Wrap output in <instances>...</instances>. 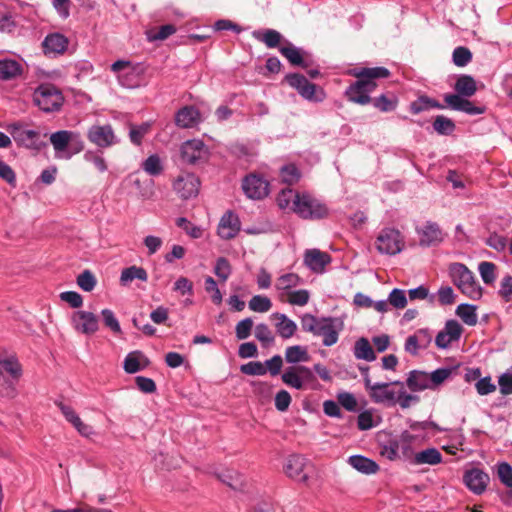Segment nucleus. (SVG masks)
I'll use <instances>...</instances> for the list:
<instances>
[{"mask_svg": "<svg viewBox=\"0 0 512 512\" xmlns=\"http://www.w3.org/2000/svg\"><path fill=\"white\" fill-rule=\"evenodd\" d=\"M292 211L302 219L316 220L328 216L329 209L320 199L308 192L299 193Z\"/></svg>", "mask_w": 512, "mask_h": 512, "instance_id": "nucleus-4", "label": "nucleus"}, {"mask_svg": "<svg viewBox=\"0 0 512 512\" xmlns=\"http://www.w3.org/2000/svg\"><path fill=\"white\" fill-rule=\"evenodd\" d=\"M300 192H296L292 189H283L277 198L278 205L281 209L290 208L294 206V202L296 201V196H299Z\"/></svg>", "mask_w": 512, "mask_h": 512, "instance_id": "nucleus-54", "label": "nucleus"}, {"mask_svg": "<svg viewBox=\"0 0 512 512\" xmlns=\"http://www.w3.org/2000/svg\"><path fill=\"white\" fill-rule=\"evenodd\" d=\"M387 299L390 307L395 309H404L407 305V296L403 289L394 288Z\"/></svg>", "mask_w": 512, "mask_h": 512, "instance_id": "nucleus-50", "label": "nucleus"}, {"mask_svg": "<svg viewBox=\"0 0 512 512\" xmlns=\"http://www.w3.org/2000/svg\"><path fill=\"white\" fill-rule=\"evenodd\" d=\"M150 129L151 124L148 122L140 125H131L129 130L130 141L136 146L141 145L144 136L149 133Z\"/></svg>", "mask_w": 512, "mask_h": 512, "instance_id": "nucleus-45", "label": "nucleus"}, {"mask_svg": "<svg viewBox=\"0 0 512 512\" xmlns=\"http://www.w3.org/2000/svg\"><path fill=\"white\" fill-rule=\"evenodd\" d=\"M286 475L295 481L306 483L313 471V465L302 455H290L285 462Z\"/></svg>", "mask_w": 512, "mask_h": 512, "instance_id": "nucleus-11", "label": "nucleus"}, {"mask_svg": "<svg viewBox=\"0 0 512 512\" xmlns=\"http://www.w3.org/2000/svg\"><path fill=\"white\" fill-rule=\"evenodd\" d=\"M134 280L146 282L148 280L147 271L140 266L132 265L121 271L119 282L122 286H128Z\"/></svg>", "mask_w": 512, "mask_h": 512, "instance_id": "nucleus-33", "label": "nucleus"}, {"mask_svg": "<svg viewBox=\"0 0 512 512\" xmlns=\"http://www.w3.org/2000/svg\"><path fill=\"white\" fill-rule=\"evenodd\" d=\"M87 139L100 149L110 148L120 143L110 124H94L87 130Z\"/></svg>", "mask_w": 512, "mask_h": 512, "instance_id": "nucleus-10", "label": "nucleus"}, {"mask_svg": "<svg viewBox=\"0 0 512 512\" xmlns=\"http://www.w3.org/2000/svg\"><path fill=\"white\" fill-rule=\"evenodd\" d=\"M240 231V221L236 214L231 211L226 212L220 219L217 233L220 238L230 240Z\"/></svg>", "mask_w": 512, "mask_h": 512, "instance_id": "nucleus-21", "label": "nucleus"}, {"mask_svg": "<svg viewBox=\"0 0 512 512\" xmlns=\"http://www.w3.org/2000/svg\"><path fill=\"white\" fill-rule=\"evenodd\" d=\"M310 356L307 348L301 345L289 346L285 350V360L290 364H297L300 362H307Z\"/></svg>", "mask_w": 512, "mask_h": 512, "instance_id": "nucleus-38", "label": "nucleus"}, {"mask_svg": "<svg viewBox=\"0 0 512 512\" xmlns=\"http://www.w3.org/2000/svg\"><path fill=\"white\" fill-rule=\"evenodd\" d=\"M200 121L201 119L199 111L192 106L183 107L176 113L175 116V123L181 128L194 127Z\"/></svg>", "mask_w": 512, "mask_h": 512, "instance_id": "nucleus-26", "label": "nucleus"}, {"mask_svg": "<svg viewBox=\"0 0 512 512\" xmlns=\"http://www.w3.org/2000/svg\"><path fill=\"white\" fill-rule=\"evenodd\" d=\"M50 143L57 159H71L84 149V142L78 132L59 130L50 135Z\"/></svg>", "mask_w": 512, "mask_h": 512, "instance_id": "nucleus-2", "label": "nucleus"}, {"mask_svg": "<svg viewBox=\"0 0 512 512\" xmlns=\"http://www.w3.org/2000/svg\"><path fill=\"white\" fill-rule=\"evenodd\" d=\"M354 356L358 360H365L368 362L376 359L375 352L367 338H360L354 344Z\"/></svg>", "mask_w": 512, "mask_h": 512, "instance_id": "nucleus-34", "label": "nucleus"}, {"mask_svg": "<svg viewBox=\"0 0 512 512\" xmlns=\"http://www.w3.org/2000/svg\"><path fill=\"white\" fill-rule=\"evenodd\" d=\"M455 369L454 367H442L432 371L429 374L431 390L438 389L441 384L451 377Z\"/></svg>", "mask_w": 512, "mask_h": 512, "instance_id": "nucleus-41", "label": "nucleus"}, {"mask_svg": "<svg viewBox=\"0 0 512 512\" xmlns=\"http://www.w3.org/2000/svg\"><path fill=\"white\" fill-rule=\"evenodd\" d=\"M478 270L485 284H491L495 281L496 266L492 262L483 261L479 264Z\"/></svg>", "mask_w": 512, "mask_h": 512, "instance_id": "nucleus-57", "label": "nucleus"}, {"mask_svg": "<svg viewBox=\"0 0 512 512\" xmlns=\"http://www.w3.org/2000/svg\"><path fill=\"white\" fill-rule=\"evenodd\" d=\"M498 385L502 395L512 394V368L499 376Z\"/></svg>", "mask_w": 512, "mask_h": 512, "instance_id": "nucleus-63", "label": "nucleus"}, {"mask_svg": "<svg viewBox=\"0 0 512 512\" xmlns=\"http://www.w3.org/2000/svg\"><path fill=\"white\" fill-rule=\"evenodd\" d=\"M375 108L380 110L381 112H390L393 111L397 106V100L392 97L388 98L386 95L382 94L375 99H371Z\"/></svg>", "mask_w": 512, "mask_h": 512, "instance_id": "nucleus-58", "label": "nucleus"}, {"mask_svg": "<svg viewBox=\"0 0 512 512\" xmlns=\"http://www.w3.org/2000/svg\"><path fill=\"white\" fill-rule=\"evenodd\" d=\"M456 92L464 97H471L475 94L477 87L474 78L470 75H461L454 86Z\"/></svg>", "mask_w": 512, "mask_h": 512, "instance_id": "nucleus-37", "label": "nucleus"}, {"mask_svg": "<svg viewBox=\"0 0 512 512\" xmlns=\"http://www.w3.org/2000/svg\"><path fill=\"white\" fill-rule=\"evenodd\" d=\"M96 283V277L90 270H85L77 276V284L85 292L92 291Z\"/></svg>", "mask_w": 512, "mask_h": 512, "instance_id": "nucleus-53", "label": "nucleus"}, {"mask_svg": "<svg viewBox=\"0 0 512 512\" xmlns=\"http://www.w3.org/2000/svg\"><path fill=\"white\" fill-rule=\"evenodd\" d=\"M23 371L18 359L7 356L0 350V395L13 399L18 395L16 384L22 377Z\"/></svg>", "mask_w": 512, "mask_h": 512, "instance_id": "nucleus-1", "label": "nucleus"}, {"mask_svg": "<svg viewBox=\"0 0 512 512\" xmlns=\"http://www.w3.org/2000/svg\"><path fill=\"white\" fill-rule=\"evenodd\" d=\"M376 88V83L364 80H357L345 91L347 99L353 103L366 105L371 102L370 93Z\"/></svg>", "mask_w": 512, "mask_h": 512, "instance_id": "nucleus-18", "label": "nucleus"}, {"mask_svg": "<svg viewBox=\"0 0 512 512\" xmlns=\"http://www.w3.org/2000/svg\"><path fill=\"white\" fill-rule=\"evenodd\" d=\"M406 385L413 392H419L426 389L431 390V386L429 384V373L419 370L411 371L407 377Z\"/></svg>", "mask_w": 512, "mask_h": 512, "instance_id": "nucleus-30", "label": "nucleus"}, {"mask_svg": "<svg viewBox=\"0 0 512 512\" xmlns=\"http://www.w3.org/2000/svg\"><path fill=\"white\" fill-rule=\"evenodd\" d=\"M337 322L338 320L332 317H321L312 334L314 336H322L324 346H332L338 341L339 331L336 328Z\"/></svg>", "mask_w": 512, "mask_h": 512, "instance_id": "nucleus-19", "label": "nucleus"}, {"mask_svg": "<svg viewBox=\"0 0 512 512\" xmlns=\"http://www.w3.org/2000/svg\"><path fill=\"white\" fill-rule=\"evenodd\" d=\"M500 296L506 301H512V276L506 275L500 283Z\"/></svg>", "mask_w": 512, "mask_h": 512, "instance_id": "nucleus-64", "label": "nucleus"}, {"mask_svg": "<svg viewBox=\"0 0 512 512\" xmlns=\"http://www.w3.org/2000/svg\"><path fill=\"white\" fill-rule=\"evenodd\" d=\"M421 246L430 247L438 245L443 241V233L439 225L432 221H427L424 226L418 230Z\"/></svg>", "mask_w": 512, "mask_h": 512, "instance_id": "nucleus-23", "label": "nucleus"}, {"mask_svg": "<svg viewBox=\"0 0 512 512\" xmlns=\"http://www.w3.org/2000/svg\"><path fill=\"white\" fill-rule=\"evenodd\" d=\"M199 188L200 180L193 173L181 174L175 179L173 183L174 191L183 200L196 197L199 193Z\"/></svg>", "mask_w": 512, "mask_h": 512, "instance_id": "nucleus-16", "label": "nucleus"}, {"mask_svg": "<svg viewBox=\"0 0 512 512\" xmlns=\"http://www.w3.org/2000/svg\"><path fill=\"white\" fill-rule=\"evenodd\" d=\"M101 315L103 318L104 325L109 328L113 333L120 334L121 326L116 318L114 312L110 309H103L101 311Z\"/></svg>", "mask_w": 512, "mask_h": 512, "instance_id": "nucleus-60", "label": "nucleus"}, {"mask_svg": "<svg viewBox=\"0 0 512 512\" xmlns=\"http://www.w3.org/2000/svg\"><path fill=\"white\" fill-rule=\"evenodd\" d=\"M69 40L66 36L61 33L55 32L48 34L43 42L42 47L46 55H61L68 47Z\"/></svg>", "mask_w": 512, "mask_h": 512, "instance_id": "nucleus-22", "label": "nucleus"}, {"mask_svg": "<svg viewBox=\"0 0 512 512\" xmlns=\"http://www.w3.org/2000/svg\"><path fill=\"white\" fill-rule=\"evenodd\" d=\"M148 364L147 357L141 351L136 350L127 354L123 368L126 373L134 374L146 368Z\"/></svg>", "mask_w": 512, "mask_h": 512, "instance_id": "nucleus-27", "label": "nucleus"}, {"mask_svg": "<svg viewBox=\"0 0 512 512\" xmlns=\"http://www.w3.org/2000/svg\"><path fill=\"white\" fill-rule=\"evenodd\" d=\"M214 273L222 282H226L232 273V267L228 259L225 257H219L216 260Z\"/></svg>", "mask_w": 512, "mask_h": 512, "instance_id": "nucleus-51", "label": "nucleus"}, {"mask_svg": "<svg viewBox=\"0 0 512 512\" xmlns=\"http://www.w3.org/2000/svg\"><path fill=\"white\" fill-rule=\"evenodd\" d=\"M248 306L254 312L265 313L271 309L272 302L267 296L255 295L249 300Z\"/></svg>", "mask_w": 512, "mask_h": 512, "instance_id": "nucleus-47", "label": "nucleus"}, {"mask_svg": "<svg viewBox=\"0 0 512 512\" xmlns=\"http://www.w3.org/2000/svg\"><path fill=\"white\" fill-rule=\"evenodd\" d=\"M400 387L401 388L397 391L396 403H398L401 408L406 409L412 404L419 402V397L417 395L407 393L404 389V385Z\"/></svg>", "mask_w": 512, "mask_h": 512, "instance_id": "nucleus-61", "label": "nucleus"}, {"mask_svg": "<svg viewBox=\"0 0 512 512\" xmlns=\"http://www.w3.org/2000/svg\"><path fill=\"white\" fill-rule=\"evenodd\" d=\"M393 385L403 386V382L394 381L390 383H373L370 377L364 378L365 389L368 391L370 399L377 404H384L387 406L396 404L397 391L392 388Z\"/></svg>", "mask_w": 512, "mask_h": 512, "instance_id": "nucleus-7", "label": "nucleus"}, {"mask_svg": "<svg viewBox=\"0 0 512 512\" xmlns=\"http://www.w3.org/2000/svg\"><path fill=\"white\" fill-rule=\"evenodd\" d=\"M456 314L469 326L477 323L476 307L474 305L460 304L456 309Z\"/></svg>", "mask_w": 512, "mask_h": 512, "instance_id": "nucleus-44", "label": "nucleus"}, {"mask_svg": "<svg viewBox=\"0 0 512 512\" xmlns=\"http://www.w3.org/2000/svg\"><path fill=\"white\" fill-rule=\"evenodd\" d=\"M252 36L263 42L268 48H276L282 40V35L274 29H266L264 31H253Z\"/></svg>", "mask_w": 512, "mask_h": 512, "instance_id": "nucleus-36", "label": "nucleus"}, {"mask_svg": "<svg viewBox=\"0 0 512 512\" xmlns=\"http://www.w3.org/2000/svg\"><path fill=\"white\" fill-rule=\"evenodd\" d=\"M497 476L502 484L512 489V466L507 462L497 464Z\"/></svg>", "mask_w": 512, "mask_h": 512, "instance_id": "nucleus-56", "label": "nucleus"}, {"mask_svg": "<svg viewBox=\"0 0 512 512\" xmlns=\"http://www.w3.org/2000/svg\"><path fill=\"white\" fill-rule=\"evenodd\" d=\"M287 83L297 90V92L305 99L311 102H322L326 98V93L320 87L309 82L307 78L299 73H291L286 75Z\"/></svg>", "mask_w": 512, "mask_h": 512, "instance_id": "nucleus-8", "label": "nucleus"}, {"mask_svg": "<svg viewBox=\"0 0 512 512\" xmlns=\"http://www.w3.org/2000/svg\"><path fill=\"white\" fill-rule=\"evenodd\" d=\"M353 75L358 80L368 81L370 83H375V79L387 78L390 75V72L385 67H372V68H355L353 70Z\"/></svg>", "mask_w": 512, "mask_h": 512, "instance_id": "nucleus-31", "label": "nucleus"}, {"mask_svg": "<svg viewBox=\"0 0 512 512\" xmlns=\"http://www.w3.org/2000/svg\"><path fill=\"white\" fill-rule=\"evenodd\" d=\"M331 261L330 256L318 249H309L305 252L304 263L315 273H322L327 264Z\"/></svg>", "mask_w": 512, "mask_h": 512, "instance_id": "nucleus-25", "label": "nucleus"}, {"mask_svg": "<svg viewBox=\"0 0 512 512\" xmlns=\"http://www.w3.org/2000/svg\"><path fill=\"white\" fill-rule=\"evenodd\" d=\"M180 155L182 162L195 165L207 160L209 149L202 140H187L180 147Z\"/></svg>", "mask_w": 512, "mask_h": 512, "instance_id": "nucleus-12", "label": "nucleus"}, {"mask_svg": "<svg viewBox=\"0 0 512 512\" xmlns=\"http://www.w3.org/2000/svg\"><path fill=\"white\" fill-rule=\"evenodd\" d=\"M272 317L278 320L275 323V329L281 338L289 339L293 337L297 331V324L292 319L288 318L286 314L278 312L273 313Z\"/></svg>", "mask_w": 512, "mask_h": 512, "instance_id": "nucleus-28", "label": "nucleus"}, {"mask_svg": "<svg viewBox=\"0 0 512 512\" xmlns=\"http://www.w3.org/2000/svg\"><path fill=\"white\" fill-rule=\"evenodd\" d=\"M300 171L294 164H287L280 169L281 180L289 185H292L300 179Z\"/></svg>", "mask_w": 512, "mask_h": 512, "instance_id": "nucleus-49", "label": "nucleus"}, {"mask_svg": "<svg viewBox=\"0 0 512 512\" xmlns=\"http://www.w3.org/2000/svg\"><path fill=\"white\" fill-rule=\"evenodd\" d=\"M111 71L116 74L122 87L133 89L142 84L145 69L141 64L118 60L111 65Z\"/></svg>", "mask_w": 512, "mask_h": 512, "instance_id": "nucleus-5", "label": "nucleus"}, {"mask_svg": "<svg viewBox=\"0 0 512 512\" xmlns=\"http://www.w3.org/2000/svg\"><path fill=\"white\" fill-rule=\"evenodd\" d=\"M310 299V293L306 289L289 292L288 303L291 305L304 306Z\"/></svg>", "mask_w": 512, "mask_h": 512, "instance_id": "nucleus-62", "label": "nucleus"}, {"mask_svg": "<svg viewBox=\"0 0 512 512\" xmlns=\"http://www.w3.org/2000/svg\"><path fill=\"white\" fill-rule=\"evenodd\" d=\"M24 66L21 59L0 58V80L9 81L23 74Z\"/></svg>", "mask_w": 512, "mask_h": 512, "instance_id": "nucleus-24", "label": "nucleus"}, {"mask_svg": "<svg viewBox=\"0 0 512 512\" xmlns=\"http://www.w3.org/2000/svg\"><path fill=\"white\" fill-rule=\"evenodd\" d=\"M449 275L454 285L472 300L482 296V287L475 279L474 274L462 263H452L449 266Z\"/></svg>", "mask_w": 512, "mask_h": 512, "instance_id": "nucleus-3", "label": "nucleus"}, {"mask_svg": "<svg viewBox=\"0 0 512 512\" xmlns=\"http://www.w3.org/2000/svg\"><path fill=\"white\" fill-rule=\"evenodd\" d=\"M414 439L415 436L408 431L402 432L399 438L396 439L399 447V454L402 455L404 459L410 460L411 462L414 455L416 454L411 448V444Z\"/></svg>", "mask_w": 512, "mask_h": 512, "instance_id": "nucleus-39", "label": "nucleus"}, {"mask_svg": "<svg viewBox=\"0 0 512 512\" xmlns=\"http://www.w3.org/2000/svg\"><path fill=\"white\" fill-rule=\"evenodd\" d=\"M434 108L443 109L444 105L440 104L439 102L428 96H420L418 99H416L410 104V111L413 114H419L423 111H428Z\"/></svg>", "mask_w": 512, "mask_h": 512, "instance_id": "nucleus-40", "label": "nucleus"}, {"mask_svg": "<svg viewBox=\"0 0 512 512\" xmlns=\"http://www.w3.org/2000/svg\"><path fill=\"white\" fill-rule=\"evenodd\" d=\"M255 337L259 340L263 346L267 347L274 342V336L272 331L265 323H260L255 327Z\"/></svg>", "mask_w": 512, "mask_h": 512, "instance_id": "nucleus-55", "label": "nucleus"}, {"mask_svg": "<svg viewBox=\"0 0 512 512\" xmlns=\"http://www.w3.org/2000/svg\"><path fill=\"white\" fill-rule=\"evenodd\" d=\"M433 128L440 135H450L455 130V124L450 118L438 115L433 122Z\"/></svg>", "mask_w": 512, "mask_h": 512, "instance_id": "nucleus-48", "label": "nucleus"}, {"mask_svg": "<svg viewBox=\"0 0 512 512\" xmlns=\"http://www.w3.org/2000/svg\"><path fill=\"white\" fill-rule=\"evenodd\" d=\"M242 189L248 198L260 200L269 194V182L262 176L251 173L243 179Z\"/></svg>", "mask_w": 512, "mask_h": 512, "instance_id": "nucleus-15", "label": "nucleus"}, {"mask_svg": "<svg viewBox=\"0 0 512 512\" xmlns=\"http://www.w3.org/2000/svg\"><path fill=\"white\" fill-rule=\"evenodd\" d=\"M176 225L183 229L190 237L197 239L202 236V229L192 224L187 218L179 217L176 220Z\"/></svg>", "mask_w": 512, "mask_h": 512, "instance_id": "nucleus-59", "label": "nucleus"}, {"mask_svg": "<svg viewBox=\"0 0 512 512\" xmlns=\"http://www.w3.org/2000/svg\"><path fill=\"white\" fill-rule=\"evenodd\" d=\"M348 463L357 471L367 475L375 474L379 470L375 461L362 455L350 456Z\"/></svg>", "mask_w": 512, "mask_h": 512, "instance_id": "nucleus-32", "label": "nucleus"}, {"mask_svg": "<svg viewBox=\"0 0 512 512\" xmlns=\"http://www.w3.org/2000/svg\"><path fill=\"white\" fill-rule=\"evenodd\" d=\"M13 140L18 146L32 150H40L44 145L41 140V134L37 130L27 129L21 122H14L8 125Z\"/></svg>", "mask_w": 512, "mask_h": 512, "instance_id": "nucleus-9", "label": "nucleus"}, {"mask_svg": "<svg viewBox=\"0 0 512 512\" xmlns=\"http://www.w3.org/2000/svg\"><path fill=\"white\" fill-rule=\"evenodd\" d=\"M281 378L287 386L301 390L306 382L313 380L314 375L309 367L300 365L288 367Z\"/></svg>", "mask_w": 512, "mask_h": 512, "instance_id": "nucleus-17", "label": "nucleus"}, {"mask_svg": "<svg viewBox=\"0 0 512 512\" xmlns=\"http://www.w3.org/2000/svg\"><path fill=\"white\" fill-rule=\"evenodd\" d=\"M443 461L441 452L434 447L427 448L425 450L416 452L412 459V463L415 465H437Z\"/></svg>", "mask_w": 512, "mask_h": 512, "instance_id": "nucleus-29", "label": "nucleus"}, {"mask_svg": "<svg viewBox=\"0 0 512 512\" xmlns=\"http://www.w3.org/2000/svg\"><path fill=\"white\" fill-rule=\"evenodd\" d=\"M83 158L86 162L92 163L101 173L108 169L106 160L100 151L88 150L84 153Z\"/></svg>", "mask_w": 512, "mask_h": 512, "instance_id": "nucleus-46", "label": "nucleus"}, {"mask_svg": "<svg viewBox=\"0 0 512 512\" xmlns=\"http://www.w3.org/2000/svg\"><path fill=\"white\" fill-rule=\"evenodd\" d=\"M141 168L150 176H159L164 171V165L159 155L152 154L141 164Z\"/></svg>", "mask_w": 512, "mask_h": 512, "instance_id": "nucleus-42", "label": "nucleus"}, {"mask_svg": "<svg viewBox=\"0 0 512 512\" xmlns=\"http://www.w3.org/2000/svg\"><path fill=\"white\" fill-rule=\"evenodd\" d=\"M452 59L456 66L464 67L472 60V53L468 48L458 46L453 51Z\"/></svg>", "mask_w": 512, "mask_h": 512, "instance_id": "nucleus-52", "label": "nucleus"}, {"mask_svg": "<svg viewBox=\"0 0 512 512\" xmlns=\"http://www.w3.org/2000/svg\"><path fill=\"white\" fill-rule=\"evenodd\" d=\"M302 283V279L296 273H286L277 278L275 288L278 291H287L297 287Z\"/></svg>", "mask_w": 512, "mask_h": 512, "instance_id": "nucleus-43", "label": "nucleus"}, {"mask_svg": "<svg viewBox=\"0 0 512 512\" xmlns=\"http://www.w3.org/2000/svg\"><path fill=\"white\" fill-rule=\"evenodd\" d=\"M489 481V475L479 468L469 469L463 475L464 484L476 495H481L485 492Z\"/></svg>", "mask_w": 512, "mask_h": 512, "instance_id": "nucleus-20", "label": "nucleus"}, {"mask_svg": "<svg viewBox=\"0 0 512 512\" xmlns=\"http://www.w3.org/2000/svg\"><path fill=\"white\" fill-rule=\"evenodd\" d=\"M280 53L292 64L295 66L305 67L306 64L304 62V57L307 55V52L302 49L288 43L287 46H283L280 48Z\"/></svg>", "mask_w": 512, "mask_h": 512, "instance_id": "nucleus-35", "label": "nucleus"}, {"mask_svg": "<svg viewBox=\"0 0 512 512\" xmlns=\"http://www.w3.org/2000/svg\"><path fill=\"white\" fill-rule=\"evenodd\" d=\"M33 101L43 112L58 111L64 102L61 91L52 84H41L33 94Z\"/></svg>", "mask_w": 512, "mask_h": 512, "instance_id": "nucleus-6", "label": "nucleus"}, {"mask_svg": "<svg viewBox=\"0 0 512 512\" xmlns=\"http://www.w3.org/2000/svg\"><path fill=\"white\" fill-rule=\"evenodd\" d=\"M376 249L381 254L395 255L401 252L400 232L394 228H385L380 231L375 241Z\"/></svg>", "mask_w": 512, "mask_h": 512, "instance_id": "nucleus-13", "label": "nucleus"}, {"mask_svg": "<svg viewBox=\"0 0 512 512\" xmlns=\"http://www.w3.org/2000/svg\"><path fill=\"white\" fill-rule=\"evenodd\" d=\"M70 323L77 333L84 335H92L99 329L98 317L85 310L74 311L70 316Z\"/></svg>", "mask_w": 512, "mask_h": 512, "instance_id": "nucleus-14", "label": "nucleus"}]
</instances>
